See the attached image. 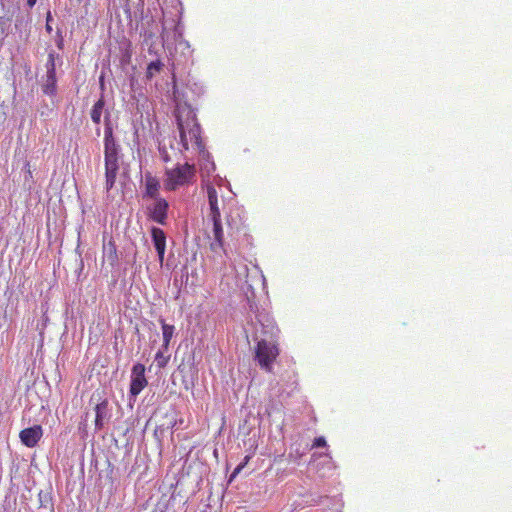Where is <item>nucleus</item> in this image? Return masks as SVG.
Segmentation results:
<instances>
[{
    "instance_id": "15",
    "label": "nucleus",
    "mask_w": 512,
    "mask_h": 512,
    "mask_svg": "<svg viewBox=\"0 0 512 512\" xmlns=\"http://www.w3.org/2000/svg\"><path fill=\"white\" fill-rule=\"evenodd\" d=\"M105 106L103 97H101L92 107L90 115L91 119L95 124H99L101 121L102 112Z\"/></svg>"
},
{
    "instance_id": "8",
    "label": "nucleus",
    "mask_w": 512,
    "mask_h": 512,
    "mask_svg": "<svg viewBox=\"0 0 512 512\" xmlns=\"http://www.w3.org/2000/svg\"><path fill=\"white\" fill-rule=\"evenodd\" d=\"M213 222V241L210 243V249L213 252H218L219 250H224V233L221 218L220 219H212Z\"/></svg>"
},
{
    "instance_id": "23",
    "label": "nucleus",
    "mask_w": 512,
    "mask_h": 512,
    "mask_svg": "<svg viewBox=\"0 0 512 512\" xmlns=\"http://www.w3.org/2000/svg\"><path fill=\"white\" fill-rule=\"evenodd\" d=\"M37 0H27V4L29 7H33L36 4Z\"/></svg>"
},
{
    "instance_id": "7",
    "label": "nucleus",
    "mask_w": 512,
    "mask_h": 512,
    "mask_svg": "<svg viewBox=\"0 0 512 512\" xmlns=\"http://www.w3.org/2000/svg\"><path fill=\"white\" fill-rule=\"evenodd\" d=\"M43 434L42 427L35 425L30 428H26L20 432V439L27 447H34L41 439Z\"/></svg>"
},
{
    "instance_id": "11",
    "label": "nucleus",
    "mask_w": 512,
    "mask_h": 512,
    "mask_svg": "<svg viewBox=\"0 0 512 512\" xmlns=\"http://www.w3.org/2000/svg\"><path fill=\"white\" fill-rule=\"evenodd\" d=\"M207 197H208V202H209V207H210L209 217L211 218V220L212 219H220L221 212H220V208L218 206L217 191L214 188V186L209 185L207 187Z\"/></svg>"
},
{
    "instance_id": "17",
    "label": "nucleus",
    "mask_w": 512,
    "mask_h": 512,
    "mask_svg": "<svg viewBox=\"0 0 512 512\" xmlns=\"http://www.w3.org/2000/svg\"><path fill=\"white\" fill-rule=\"evenodd\" d=\"M163 66L164 64L160 60L152 61L149 63L147 67L146 78L149 80L152 79L156 73H159L162 70Z\"/></svg>"
},
{
    "instance_id": "16",
    "label": "nucleus",
    "mask_w": 512,
    "mask_h": 512,
    "mask_svg": "<svg viewBox=\"0 0 512 512\" xmlns=\"http://www.w3.org/2000/svg\"><path fill=\"white\" fill-rule=\"evenodd\" d=\"M201 129H192L187 131L188 144L193 143L198 150H202L204 148L201 137H200Z\"/></svg>"
},
{
    "instance_id": "2",
    "label": "nucleus",
    "mask_w": 512,
    "mask_h": 512,
    "mask_svg": "<svg viewBox=\"0 0 512 512\" xmlns=\"http://www.w3.org/2000/svg\"><path fill=\"white\" fill-rule=\"evenodd\" d=\"M119 146L113 137V131L109 123L106 124L104 131V160H105V178L106 190L109 192L116 181L119 171Z\"/></svg>"
},
{
    "instance_id": "12",
    "label": "nucleus",
    "mask_w": 512,
    "mask_h": 512,
    "mask_svg": "<svg viewBox=\"0 0 512 512\" xmlns=\"http://www.w3.org/2000/svg\"><path fill=\"white\" fill-rule=\"evenodd\" d=\"M42 91L46 95L54 96L57 92L56 74H46L42 82Z\"/></svg>"
},
{
    "instance_id": "19",
    "label": "nucleus",
    "mask_w": 512,
    "mask_h": 512,
    "mask_svg": "<svg viewBox=\"0 0 512 512\" xmlns=\"http://www.w3.org/2000/svg\"><path fill=\"white\" fill-rule=\"evenodd\" d=\"M55 68V52H50L46 62V74H56Z\"/></svg>"
},
{
    "instance_id": "22",
    "label": "nucleus",
    "mask_w": 512,
    "mask_h": 512,
    "mask_svg": "<svg viewBox=\"0 0 512 512\" xmlns=\"http://www.w3.org/2000/svg\"><path fill=\"white\" fill-rule=\"evenodd\" d=\"M326 446V440L324 437L320 436V437H317L314 439V442H313V445L312 447L313 448H316V447H325Z\"/></svg>"
},
{
    "instance_id": "20",
    "label": "nucleus",
    "mask_w": 512,
    "mask_h": 512,
    "mask_svg": "<svg viewBox=\"0 0 512 512\" xmlns=\"http://www.w3.org/2000/svg\"><path fill=\"white\" fill-rule=\"evenodd\" d=\"M155 360L160 368L164 367L168 362V358L165 357L161 351L157 352Z\"/></svg>"
},
{
    "instance_id": "4",
    "label": "nucleus",
    "mask_w": 512,
    "mask_h": 512,
    "mask_svg": "<svg viewBox=\"0 0 512 512\" xmlns=\"http://www.w3.org/2000/svg\"><path fill=\"white\" fill-rule=\"evenodd\" d=\"M176 118L180 134V143L183 149L188 150L187 131L200 128L196 114L190 107H186L179 109Z\"/></svg>"
},
{
    "instance_id": "10",
    "label": "nucleus",
    "mask_w": 512,
    "mask_h": 512,
    "mask_svg": "<svg viewBox=\"0 0 512 512\" xmlns=\"http://www.w3.org/2000/svg\"><path fill=\"white\" fill-rule=\"evenodd\" d=\"M109 403L107 400H103L98 403L95 407V429L101 430L105 423L110 419Z\"/></svg>"
},
{
    "instance_id": "5",
    "label": "nucleus",
    "mask_w": 512,
    "mask_h": 512,
    "mask_svg": "<svg viewBox=\"0 0 512 512\" xmlns=\"http://www.w3.org/2000/svg\"><path fill=\"white\" fill-rule=\"evenodd\" d=\"M146 386L145 366L137 363L132 368L130 394L136 397Z\"/></svg>"
},
{
    "instance_id": "18",
    "label": "nucleus",
    "mask_w": 512,
    "mask_h": 512,
    "mask_svg": "<svg viewBox=\"0 0 512 512\" xmlns=\"http://www.w3.org/2000/svg\"><path fill=\"white\" fill-rule=\"evenodd\" d=\"M163 346L168 347L174 333V326L168 325L162 321Z\"/></svg>"
},
{
    "instance_id": "3",
    "label": "nucleus",
    "mask_w": 512,
    "mask_h": 512,
    "mask_svg": "<svg viewBox=\"0 0 512 512\" xmlns=\"http://www.w3.org/2000/svg\"><path fill=\"white\" fill-rule=\"evenodd\" d=\"M194 177V166L189 165L188 163L178 165L173 169L166 170L164 185L167 190H175L179 186L189 184Z\"/></svg>"
},
{
    "instance_id": "6",
    "label": "nucleus",
    "mask_w": 512,
    "mask_h": 512,
    "mask_svg": "<svg viewBox=\"0 0 512 512\" xmlns=\"http://www.w3.org/2000/svg\"><path fill=\"white\" fill-rule=\"evenodd\" d=\"M168 202L163 198L154 199L152 206L148 208L150 217L159 224H165L167 219Z\"/></svg>"
},
{
    "instance_id": "9",
    "label": "nucleus",
    "mask_w": 512,
    "mask_h": 512,
    "mask_svg": "<svg viewBox=\"0 0 512 512\" xmlns=\"http://www.w3.org/2000/svg\"><path fill=\"white\" fill-rule=\"evenodd\" d=\"M154 247L157 251L159 261L162 264L166 248V236L162 229L153 227L151 230Z\"/></svg>"
},
{
    "instance_id": "1",
    "label": "nucleus",
    "mask_w": 512,
    "mask_h": 512,
    "mask_svg": "<svg viewBox=\"0 0 512 512\" xmlns=\"http://www.w3.org/2000/svg\"><path fill=\"white\" fill-rule=\"evenodd\" d=\"M265 321L267 323H264L263 319H258L260 328L255 327V340L257 341L255 359L262 368L270 371L271 364L278 355L277 347L270 340L275 335L276 327L269 319Z\"/></svg>"
},
{
    "instance_id": "24",
    "label": "nucleus",
    "mask_w": 512,
    "mask_h": 512,
    "mask_svg": "<svg viewBox=\"0 0 512 512\" xmlns=\"http://www.w3.org/2000/svg\"><path fill=\"white\" fill-rule=\"evenodd\" d=\"M243 465H239L235 471H234V474L238 473L241 469H242Z\"/></svg>"
},
{
    "instance_id": "14",
    "label": "nucleus",
    "mask_w": 512,
    "mask_h": 512,
    "mask_svg": "<svg viewBox=\"0 0 512 512\" xmlns=\"http://www.w3.org/2000/svg\"><path fill=\"white\" fill-rule=\"evenodd\" d=\"M158 190H159V183L158 181L153 177H147L146 178V192L145 196L156 199L158 197Z\"/></svg>"
},
{
    "instance_id": "13",
    "label": "nucleus",
    "mask_w": 512,
    "mask_h": 512,
    "mask_svg": "<svg viewBox=\"0 0 512 512\" xmlns=\"http://www.w3.org/2000/svg\"><path fill=\"white\" fill-rule=\"evenodd\" d=\"M38 504V509L41 510V512L54 511L51 495L47 491L41 490L38 493Z\"/></svg>"
},
{
    "instance_id": "21",
    "label": "nucleus",
    "mask_w": 512,
    "mask_h": 512,
    "mask_svg": "<svg viewBox=\"0 0 512 512\" xmlns=\"http://www.w3.org/2000/svg\"><path fill=\"white\" fill-rule=\"evenodd\" d=\"M159 155L161 157V159L164 161V162H168L170 161V156L168 154V151H167V148L162 145L161 143L159 144Z\"/></svg>"
}]
</instances>
